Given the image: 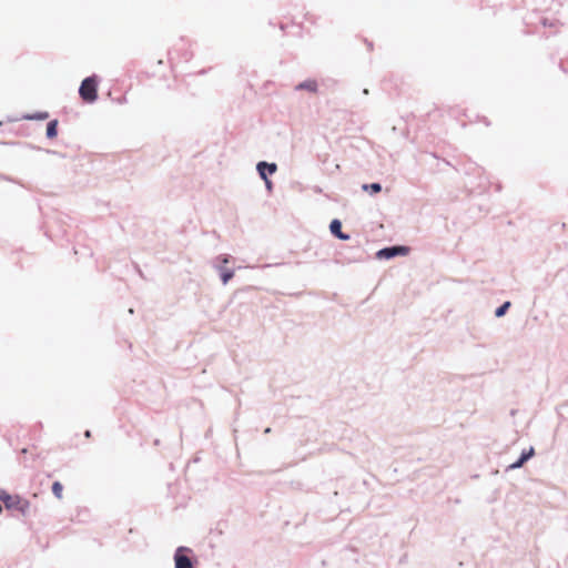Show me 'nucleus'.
Here are the masks:
<instances>
[{"label":"nucleus","instance_id":"9d476101","mask_svg":"<svg viewBox=\"0 0 568 568\" xmlns=\"http://www.w3.org/2000/svg\"><path fill=\"white\" fill-rule=\"evenodd\" d=\"M363 190L371 191L372 193H378L381 192L382 186L379 183L364 184Z\"/></svg>","mask_w":568,"mask_h":568},{"label":"nucleus","instance_id":"7ed1b4c3","mask_svg":"<svg viewBox=\"0 0 568 568\" xmlns=\"http://www.w3.org/2000/svg\"><path fill=\"white\" fill-rule=\"evenodd\" d=\"M191 549L187 547H179L174 554L175 568H194L192 560L185 552H190Z\"/></svg>","mask_w":568,"mask_h":568},{"label":"nucleus","instance_id":"423d86ee","mask_svg":"<svg viewBox=\"0 0 568 568\" xmlns=\"http://www.w3.org/2000/svg\"><path fill=\"white\" fill-rule=\"evenodd\" d=\"M329 230L332 234H334L339 240L346 241L349 239V235L342 232V223L339 220H333L329 224Z\"/></svg>","mask_w":568,"mask_h":568},{"label":"nucleus","instance_id":"f8f14e48","mask_svg":"<svg viewBox=\"0 0 568 568\" xmlns=\"http://www.w3.org/2000/svg\"><path fill=\"white\" fill-rule=\"evenodd\" d=\"M24 118L28 120H45L49 118V113L48 112H39V113L32 114V115H27Z\"/></svg>","mask_w":568,"mask_h":568},{"label":"nucleus","instance_id":"9b49d317","mask_svg":"<svg viewBox=\"0 0 568 568\" xmlns=\"http://www.w3.org/2000/svg\"><path fill=\"white\" fill-rule=\"evenodd\" d=\"M510 307V302H505L501 306H499L496 312H495V315L497 317H501L505 315V313L507 312V310Z\"/></svg>","mask_w":568,"mask_h":568},{"label":"nucleus","instance_id":"20e7f679","mask_svg":"<svg viewBox=\"0 0 568 568\" xmlns=\"http://www.w3.org/2000/svg\"><path fill=\"white\" fill-rule=\"evenodd\" d=\"M407 253H408V248L405 247V246H393V247H386V248L381 250L377 253V256L378 257L390 258V257H394L396 255H405Z\"/></svg>","mask_w":568,"mask_h":568},{"label":"nucleus","instance_id":"f257e3e1","mask_svg":"<svg viewBox=\"0 0 568 568\" xmlns=\"http://www.w3.org/2000/svg\"><path fill=\"white\" fill-rule=\"evenodd\" d=\"M80 97L83 101L92 103L98 99V82L95 77L85 78L79 89Z\"/></svg>","mask_w":568,"mask_h":568},{"label":"nucleus","instance_id":"0eeeda50","mask_svg":"<svg viewBox=\"0 0 568 568\" xmlns=\"http://www.w3.org/2000/svg\"><path fill=\"white\" fill-rule=\"evenodd\" d=\"M317 88H318L317 82L314 79H308V80L300 83L298 85H296V90H306L312 93H316Z\"/></svg>","mask_w":568,"mask_h":568},{"label":"nucleus","instance_id":"2eb2a0df","mask_svg":"<svg viewBox=\"0 0 568 568\" xmlns=\"http://www.w3.org/2000/svg\"><path fill=\"white\" fill-rule=\"evenodd\" d=\"M2 497H10V496L4 494V493H2V494H0V498H2Z\"/></svg>","mask_w":568,"mask_h":568},{"label":"nucleus","instance_id":"39448f33","mask_svg":"<svg viewBox=\"0 0 568 568\" xmlns=\"http://www.w3.org/2000/svg\"><path fill=\"white\" fill-rule=\"evenodd\" d=\"M257 171L261 175V178L265 181L267 187H271V181L266 178V172L270 174H273L276 171V164L274 163H266V162H260L257 164Z\"/></svg>","mask_w":568,"mask_h":568},{"label":"nucleus","instance_id":"6e6552de","mask_svg":"<svg viewBox=\"0 0 568 568\" xmlns=\"http://www.w3.org/2000/svg\"><path fill=\"white\" fill-rule=\"evenodd\" d=\"M532 455L534 448H530L527 453L524 452L517 462L509 465V468L515 469L521 467L524 463L528 460Z\"/></svg>","mask_w":568,"mask_h":568},{"label":"nucleus","instance_id":"dca6fc26","mask_svg":"<svg viewBox=\"0 0 568 568\" xmlns=\"http://www.w3.org/2000/svg\"><path fill=\"white\" fill-rule=\"evenodd\" d=\"M2 510V504H0V511Z\"/></svg>","mask_w":568,"mask_h":568},{"label":"nucleus","instance_id":"ddd939ff","mask_svg":"<svg viewBox=\"0 0 568 568\" xmlns=\"http://www.w3.org/2000/svg\"><path fill=\"white\" fill-rule=\"evenodd\" d=\"M62 485L59 483V481H54L52 484V493L57 496V497H60L61 493H62Z\"/></svg>","mask_w":568,"mask_h":568},{"label":"nucleus","instance_id":"f03ea898","mask_svg":"<svg viewBox=\"0 0 568 568\" xmlns=\"http://www.w3.org/2000/svg\"><path fill=\"white\" fill-rule=\"evenodd\" d=\"M12 516L24 515L29 507L28 499H1Z\"/></svg>","mask_w":568,"mask_h":568},{"label":"nucleus","instance_id":"4468645a","mask_svg":"<svg viewBox=\"0 0 568 568\" xmlns=\"http://www.w3.org/2000/svg\"><path fill=\"white\" fill-rule=\"evenodd\" d=\"M232 276H233V273H231V272H229V273H224V274L222 275V281H223V283H224V284H226V283L230 281V278H231Z\"/></svg>","mask_w":568,"mask_h":568},{"label":"nucleus","instance_id":"1a4fd4ad","mask_svg":"<svg viewBox=\"0 0 568 568\" xmlns=\"http://www.w3.org/2000/svg\"><path fill=\"white\" fill-rule=\"evenodd\" d=\"M58 121L57 120H52L48 123L47 125V136L49 139H54L58 134Z\"/></svg>","mask_w":568,"mask_h":568}]
</instances>
